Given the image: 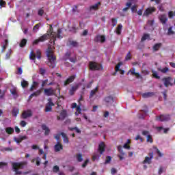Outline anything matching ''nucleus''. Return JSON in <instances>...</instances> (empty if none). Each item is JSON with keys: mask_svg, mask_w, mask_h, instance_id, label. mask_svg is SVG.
Instances as JSON below:
<instances>
[{"mask_svg": "<svg viewBox=\"0 0 175 175\" xmlns=\"http://www.w3.org/2000/svg\"><path fill=\"white\" fill-rule=\"evenodd\" d=\"M48 103L45 106V112L49 113L53 110V106H55L54 103H53V100L51 98L48 99Z\"/></svg>", "mask_w": 175, "mask_h": 175, "instance_id": "obj_9", "label": "nucleus"}, {"mask_svg": "<svg viewBox=\"0 0 175 175\" xmlns=\"http://www.w3.org/2000/svg\"><path fill=\"white\" fill-rule=\"evenodd\" d=\"M44 94L46 96H56L57 95V89H53V88H45L44 89Z\"/></svg>", "mask_w": 175, "mask_h": 175, "instance_id": "obj_6", "label": "nucleus"}, {"mask_svg": "<svg viewBox=\"0 0 175 175\" xmlns=\"http://www.w3.org/2000/svg\"><path fill=\"white\" fill-rule=\"evenodd\" d=\"M167 35H174V31H173V28L172 27L168 28Z\"/></svg>", "mask_w": 175, "mask_h": 175, "instance_id": "obj_57", "label": "nucleus"}, {"mask_svg": "<svg viewBox=\"0 0 175 175\" xmlns=\"http://www.w3.org/2000/svg\"><path fill=\"white\" fill-rule=\"evenodd\" d=\"M155 95V92H146L142 94V97L146 98H151V96H154Z\"/></svg>", "mask_w": 175, "mask_h": 175, "instance_id": "obj_27", "label": "nucleus"}, {"mask_svg": "<svg viewBox=\"0 0 175 175\" xmlns=\"http://www.w3.org/2000/svg\"><path fill=\"white\" fill-rule=\"evenodd\" d=\"M42 131H45V136H49L50 135V129L44 124L41 125Z\"/></svg>", "mask_w": 175, "mask_h": 175, "instance_id": "obj_23", "label": "nucleus"}, {"mask_svg": "<svg viewBox=\"0 0 175 175\" xmlns=\"http://www.w3.org/2000/svg\"><path fill=\"white\" fill-rule=\"evenodd\" d=\"M46 57L48 58L47 65L51 69H54L57 66V57L54 55V52L53 51V48L51 46H49L46 49Z\"/></svg>", "mask_w": 175, "mask_h": 175, "instance_id": "obj_1", "label": "nucleus"}, {"mask_svg": "<svg viewBox=\"0 0 175 175\" xmlns=\"http://www.w3.org/2000/svg\"><path fill=\"white\" fill-rule=\"evenodd\" d=\"M27 139H28V137H27V135L20 136L18 138H14V142H16V143H21L23 140H26Z\"/></svg>", "mask_w": 175, "mask_h": 175, "instance_id": "obj_26", "label": "nucleus"}, {"mask_svg": "<svg viewBox=\"0 0 175 175\" xmlns=\"http://www.w3.org/2000/svg\"><path fill=\"white\" fill-rule=\"evenodd\" d=\"M146 116H147V111H140L139 113L138 118L144 120Z\"/></svg>", "mask_w": 175, "mask_h": 175, "instance_id": "obj_30", "label": "nucleus"}, {"mask_svg": "<svg viewBox=\"0 0 175 175\" xmlns=\"http://www.w3.org/2000/svg\"><path fill=\"white\" fill-rule=\"evenodd\" d=\"M60 135L62 136L64 143H69V138H68L65 133H61Z\"/></svg>", "mask_w": 175, "mask_h": 175, "instance_id": "obj_34", "label": "nucleus"}, {"mask_svg": "<svg viewBox=\"0 0 175 175\" xmlns=\"http://www.w3.org/2000/svg\"><path fill=\"white\" fill-rule=\"evenodd\" d=\"M152 76L154 79H157L158 80L161 79V77L158 75V72H157V71H152Z\"/></svg>", "mask_w": 175, "mask_h": 175, "instance_id": "obj_54", "label": "nucleus"}, {"mask_svg": "<svg viewBox=\"0 0 175 175\" xmlns=\"http://www.w3.org/2000/svg\"><path fill=\"white\" fill-rule=\"evenodd\" d=\"M161 47H162V43H157L153 46L152 49H153V51H158V50H159Z\"/></svg>", "mask_w": 175, "mask_h": 175, "instance_id": "obj_35", "label": "nucleus"}, {"mask_svg": "<svg viewBox=\"0 0 175 175\" xmlns=\"http://www.w3.org/2000/svg\"><path fill=\"white\" fill-rule=\"evenodd\" d=\"M154 158V153L150 152L148 157H146L144 161H142L143 165L148 163V165H151V160Z\"/></svg>", "mask_w": 175, "mask_h": 175, "instance_id": "obj_14", "label": "nucleus"}, {"mask_svg": "<svg viewBox=\"0 0 175 175\" xmlns=\"http://www.w3.org/2000/svg\"><path fill=\"white\" fill-rule=\"evenodd\" d=\"M18 112H19L18 108H14V109H12V116H13L14 117H16V116L18 115Z\"/></svg>", "mask_w": 175, "mask_h": 175, "instance_id": "obj_45", "label": "nucleus"}, {"mask_svg": "<svg viewBox=\"0 0 175 175\" xmlns=\"http://www.w3.org/2000/svg\"><path fill=\"white\" fill-rule=\"evenodd\" d=\"M5 94H6L5 90L2 91L1 90H0V99L3 98V96H5Z\"/></svg>", "mask_w": 175, "mask_h": 175, "instance_id": "obj_62", "label": "nucleus"}, {"mask_svg": "<svg viewBox=\"0 0 175 175\" xmlns=\"http://www.w3.org/2000/svg\"><path fill=\"white\" fill-rule=\"evenodd\" d=\"M161 80L162 81H163L165 87H169V85H173V83H171L172 80H173L172 77H164Z\"/></svg>", "mask_w": 175, "mask_h": 175, "instance_id": "obj_17", "label": "nucleus"}, {"mask_svg": "<svg viewBox=\"0 0 175 175\" xmlns=\"http://www.w3.org/2000/svg\"><path fill=\"white\" fill-rule=\"evenodd\" d=\"M47 83H49V79H45L42 81L41 84V88H43V87H46V85H47Z\"/></svg>", "mask_w": 175, "mask_h": 175, "instance_id": "obj_58", "label": "nucleus"}, {"mask_svg": "<svg viewBox=\"0 0 175 175\" xmlns=\"http://www.w3.org/2000/svg\"><path fill=\"white\" fill-rule=\"evenodd\" d=\"M68 131H70L71 132L75 131L77 133H81V131H80V129H79L77 127H68Z\"/></svg>", "mask_w": 175, "mask_h": 175, "instance_id": "obj_39", "label": "nucleus"}, {"mask_svg": "<svg viewBox=\"0 0 175 175\" xmlns=\"http://www.w3.org/2000/svg\"><path fill=\"white\" fill-rule=\"evenodd\" d=\"M49 29H48L47 32L49 34V38H52L51 39V43L53 42V43H55V40L57 39V36H55L53 33V31H54V29L53 28V25H49Z\"/></svg>", "mask_w": 175, "mask_h": 175, "instance_id": "obj_8", "label": "nucleus"}, {"mask_svg": "<svg viewBox=\"0 0 175 175\" xmlns=\"http://www.w3.org/2000/svg\"><path fill=\"white\" fill-rule=\"evenodd\" d=\"M147 39H150V35L148 33H144L141 38L142 42H144L147 40Z\"/></svg>", "mask_w": 175, "mask_h": 175, "instance_id": "obj_44", "label": "nucleus"}, {"mask_svg": "<svg viewBox=\"0 0 175 175\" xmlns=\"http://www.w3.org/2000/svg\"><path fill=\"white\" fill-rule=\"evenodd\" d=\"M66 117H68V112H66V109H63L60 113L59 116H57V120L58 121H64Z\"/></svg>", "mask_w": 175, "mask_h": 175, "instance_id": "obj_11", "label": "nucleus"}, {"mask_svg": "<svg viewBox=\"0 0 175 175\" xmlns=\"http://www.w3.org/2000/svg\"><path fill=\"white\" fill-rule=\"evenodd\" d=\"M49 38H50V34L45 33V34L42 35V36H40L39 38L35 40L33 42L32 44H33V46L39 44V43H40V42H45V40H47V39H49Z\"/></svg>", "mask_w": 175, "mask_h": 175, "instance_id": "obj_4", "label": "nucleus"}, {"mask_svg": "<svg viewBox=\"0 0 175 175\" xmlns=\"http://www.w3.org/2000/svg\"><path fill=\"white\" fill-rule=\"evenodd\" d=\"M157 121H161V122H164L170 120V115L169 114H161L159 116L156 117Z\"/></svg>", "mask_w": 175, "mask_h": 175, "instance_id": "obj_7", "label": "nucleus"}, {"mask_svg": "<svg viewBox=\"0 0 175 175\" xmlns=\"http://www.w3.org/2000/svg\"><path fill=\"white\" fill-rule=\"evenodd\" d=\"M70 45L72 47H79V42L77 41L70 40L69 41Z\"/></svg>", "mask_w": 175, "mask_h": 175, "instance_id": "obj_40", "label": "nucleus"}, {"mask_svg": "<svg viewBox=\"0 0 175 175\" xmlns=\"http://www.w3.org/2000/svg\"><path fill=\"white\" fill-rule=\"evenodd\" d=\"M122 29V25L119 24L116 28L117 35H121V30Z\"/></svg>", "mask_w": 175, "mask_h": 175, "instance_id": "obj_41", "label": "nucleus"}, {"mask_svg": "<svg viewBox=\"0 0 175 175\" xmlns=\"http://www.w3.org/2000/svg\"><path fill=\"white\" fill-rule=\"evenodd\" d=\"M55 152H59L61 150H64V146L62 145L61 142H58L54 146Z\"/></svg>", "mask_w": 175, "mask_h": 175, "instance_id": "obj_24", "label": "nucleus"}, {"mask_svg": "<svg viewBox=\"0 0 175 175\" xmlns=\"http://www.w3.org/2000/svg\"><path fill=\"white\" fill-rule=\"evenodd\" d=\"M99 6H100V2H98L96 4L90 7V10H98Z\"/></svg>", "mask_w": 175, "mask_h": 175, "instance_id": "obj_31", "label": "nucleus"}, {"mask_svg": "<svg viewBox=\"0 0 175 175\" xmlns=\"http://www.w3.org/2000/svg\"><path fill=\"white\" fill-rule=\"evenodd\" d=\"M94 42H100V43H105L106 42V36L98 35L94 38Z\"/></svg>", "mask_w": 175, "mask_h": 175, "instance_id": "obj_18", "label": "nucleus"}, {"mask_svg": "<svg viewBox=\"0 0 175 175\" xmlns=\"http://www.w3.org/2000/svg\"><path fill=\"white\" fill-rule=\"evenodd\" d=\"M118 151L120 153L121 155H125V152H124V150L122 149V146L121 145L118 146Z\"/></svg>", "mask_w": 175, "mask_h": 175, "instance_id": "obj_47", "label": "nucleus"}, {"mask_svg": "<svg viewBox=\"0 0 175 175\" xmlns=\"http://www.w3.org/2000/svg\"><path fill=\"white\" fill-rule=\"evenodd\" d=\"M5 132L8 135H12V133H14V129L12 127L5 128Z\"/></svg>", "mask_w": 175, "mask_h": 175, "instance_id": "obj_36", "label": "nucleus"}, {"mask_svg": "<svg viewBox=\"0 0 175 175\" xmlns=\"http://www.w3.org/2000/svg\"><path fill=\"white\" fill-rule=\"evenodd\" d=\"M79 87H80L79 84H77L75 86H72L69 90L68 94L71 96L75 95V92L79 90Z\"/></svg>", "mask_w": 175, "mask_h": 175, "instance_id": "obj_22", "label": "nucleus"}, {"mask_svg": "<svg viewBox=\"0 0 175 175\" xmlns=\"http://www.w3.org/2000/svg\"><path fill=\"white\" fill-rule=\"evenodd\" d=\"M126 61H129V59H132V55L131 54V52H129L126 57H125Z\"/></svg>", "mask_w": 175, "mask_h": 175, "instance_id": "obj_56", "label": "nucleus"}, {"mask_svg": "<svg viewBox=\"0 0 175 175\" xmlns=\"http://www.w3.org/2000/svg\"><path fill=\"white\" fill-rule=\"evenodd\" d=\"M12 169L15 172V174H23V172L20 171V169H24V163H12Z\"/></svg>", "mask_w": 175, "mask_h": 175, "instance_id": "obj_2", "label": "nucleus"}, {"mask_svg": "<svg viewBox=\"0 0 175 175\" xmlns=\"http://www.w3.org/2000/svg\"><path fill=\"white\" fill-rule=\"evenodd\" d=\"M155 10H156L155 8H152V7L148 8L144 12V16L148 17V16H150V14H152V13H154Z\"/></svg>", "mask_w": 175, "mask_h": 175, "instance_id": "obj_19", "label": "nucleus"}, {"mask_svg": "<svg viewBox=\"0 0 175 175\" xmlns=\"http://www.w3.org/2000/svg\"><path fill=\"white\" fill-rule=\"evenodd\" d=\"M143 136H147L146 142L147 143H154V139H152V135H150V132L148 131H142Z\"/></svg>", "mask_w": 175, "mask_h": 175, "instance_id": "obj_12", "label": "nucleus"}, {"mask_svg": "<svg viewBox=\"0 0 175 175\" xmlns=\"http://www.w3.org/2000/svg\"><path fill=\"white\" fill-rule=\"evenodd\" d=\"M42 91H43V88L41 89L38 90L37 91L33 92L29 96V99H31L33 96H39L42 94Z\"/></svg>", "mask_w": 175, "mask_h": 175, "instance_id": "obj_21", "label": "nucleus"}, {"mask_svg": "<svg viewBox=\"0 0 175 175\" xmlns=\"http://www.w3.org/2000/svg\"><path fill=\"white\" fill-rule=\"evenodd\" d=\"M98 90H99L98 87H96L94 90H91L90 94L89 96L90 99H91V98H93L95 94H96Z\"/></svg>", "mask_w": 175, "mask_h": 175, "instance_id": "obj_29", "label": "nucleus"}, {"mask_svg": "<svg viewBox=\"0 0 175 175\" xmlns=\"http://www.w3.org/2000/svg\"><path fill=\"white\" fill-rule=\"evenodd\" d=\"M129 143H131V141H129V139H127V142L124 144V148H126V150H130L131 146L129 145Z\"/></svg>", "mask_w": 175, "mask_h": 175, "instance_id": "obj_51", "label": "nucleus"}, {"mask_svg": "<svg viewBox=\"0 0 175 175\" xmlns=\"http://www.w3.org/2000/svg\"><path fill=\"white\" fill-rule=\"evenodd\" d=\"M158 70L161 72V73H167V72H169V68L165 67L164 68H158Z\"/></svg>", "mask_w": 175, "mask_h": 175, "instance_id": "obj_46", "label": "nucleus"}, {"mask_svg": "<svg viewBox=\"0 0 175 175\" xmlns=\"http://www.w3.org/2000/svg\"><path fill=\"white\" fill-rule=\"evenodd\" d=\"M20 47H25L27 46V39L23 38L21 40V42L19 44Z\"/></svg>", "mask_w": 175, "mask_h": 175, "instance_id": "obj_38", "label": "nucleus"}, {"mask_svg": "<svg viewBox=\"0 0 175 175\" xmlns=\"http://www.w3.org/2000/svg\"><path fill=\"white\" fill-rule=\"evenodd\" d=\"M104 102L107 107L109 106H111L113 103L114 102V98H113V96H108L104 98Z\"/></svg>", "mask_w": 175, "mask_h": 175, "instance_id": "obj_13", "label": "nucleus"}, {"mask_svg": "<svg viewBox=\"0 0 175 175\" xmlns=\"http://www.w3.org/2000/svg\"><path fill=\"white\" fill-rule=\"evenodd\" d=\"M77 159L78 162H83V155L81 154H77Z\"/></svg>", "mask_w": 175, "mask_h": 175, "instance_id": "obj_53", "label": "nucleus"}, {"mask_svg": "<svg viewBox=\"0 0 175 175\" xmlns=\"http://www.w3.org/2000/svg\"><path fill=\"white\" fill-rule=\"evenodd\" d=\"M10 92L12 95H14V96H17V89L16 88L11 89Z\"/></svg>", "mask_w": 175, "mask_h": 175, "instance_id": "obj_49", "label": "nucleus"}, {"mask_svg": "<svg viewBox=\"0 0 175 175\" xmlns=\"http://www.w3.org/2000/svg\"><path fill=\"white\" fill-rule=\"evenodd\" d=\"M70 52H66L63 57L64 61H68L70 58Z\"/></svg>", "mask_w": 175, "mask_h": 175, "instance_id": "obj_42", "label": "nucleus"}, {"mask_svg": "<svg viewBox=\"0 0 175 175\" xmlns=\"http://www.w3.org/2000/svg\"><path fill=\"white\" fill-rule=\"evenodd\" d=\"M11 55H12V49H9V51L5 55V59H10Z\"/></svg>", "mask_w": 175, "mask_h": 175, "instance_id": "obj_52", "label": "nucleus"}, {"mask_svg": "<svg viewBox=\"0 0 175 175\" xmlns=\"http://www.w3.org/2000/svg\"><path fill=\"white\" fill-rule=\"evenodd\" d=\"M39 85V83L36 81H33V84L31 85L30 88V91L32 92L33 90H36V88Z\"/></svg>", "mask_w": 175, "mask_h": 175, "instance_id": "obj_33", "label": "nucleus"}, {"mask_svg": "<svg viewBox=\"0 0 175 175\" xmlns=\"http://www.w3.org/2000/svg\"><path fill=\"white\" fill-rule=\"evenodd\" d=\"M121 65H122V62H119L115 67V71L116 72H120V75H124L125 73V71L123 70L120 69L121 67Z\"/></svg>", "mask_w": 175, "mask_h": 175, "instance_id": "obj_25", "label": "nucleus"}, {"mask_svg": "<svg viewBox=\"0 0 175 175\" xmlns=\"http://www.w3.org/2000/svg\"><path fill=\"white\" fill-rule=\"evenodd\" d=\"M76 79V75H72L70 77H68L65 81H64V85H69L70 83H73L75 81V79Z\"/></svg>", "mask_w": 175, "mask_h": 175, "instance_id": "obj_20", "label": "nucleus"}, {"mask_svg": "<svg viewBox=\"0 0 175 175\" xmlns=\"http://www.w3.org/2000/svg\"><path fill=\"white\" fill-rule=\"evenodd\" d=\"M53 173H58V172H59V167H58V165L53 166Z\"/></svg>", "mask_w": 175, "mask_h": 175, "instance_id": "obj_55", "label": "nucleus"}, {"mask_svg": "<svg viewBox=\"0 0 175 175\" xmlns=\"http://www.w3.org/2000/svg\"><path fill=\"white\" fill-rule=\"evenodd\" d=\"M8 44H9V40L8 39L5 40L3 42L1 43L2 52L5 51L8 47Z\"/></svg>", "mask_w": 175, "mask_h": 175, "instance_id": "obj_28", "label": "nucleus"}, {"mask_svg": "<svg viewBox=\"0 0 175 175\" xmlns=\"http://www.w3.org/2000/svg\"><path fill=\"white\" fill-rule=\"evenodd\" d=\"M131 12H132V13H137V5H133L131 7Z\"/></svg>", "mask_w": 175, "mask_h": 175, "instance_id": "obj_59", "label": "nucleus"}, {"mask_svg": "<svg viewBox=\"0 0 175 175\" xmlns=\"http://www.w3.org/2000/svg\"><path fill=\"white\" fill-rule=\"evenodd\" d=\"M80 13V10L77 9V5H74L72 8V13Z\"/></svg>", "mask_w": 175, "mask_h": 175, "instance_id": "obj_61", "label": "nucleus"}, {"mask_svg": "<svg viewBox=\"0 0 175 175\" xmlns=\"http://www.w3.org/2000/svg\"><path fill=\"white\" fill-rule=\"evenodd\" d=\"M40 27H42V23H38L36 24L33 27V32H34V33H36V32H38V31H39V28H40Z\"/></svg>", "mask_w": 175, "mask_h": 175, "instance_id": "obj_32", "label": "nucleus"}, {"mask_svg": "<svg viewBox=\"0 0 175 175\" xmlns=\"http://www.w3.org/2000/svg\"><path fill=\"white\" fill-rule=\"evenodd\" d=\"M70 62H72V64H76L77 62V57L76 56L71 57L69 59Z\"/></svg>", "mask_w": 175, "mask_h": 175, "instance_id": "obj_50", "label": "nucleus"}, {"mask_svg": "<svg viewBox=\"0 0 175 175\" xmlns=\"http://www.w3.org/2000/svg\"><path fill=\"white\" fill-rule=\"evenodd\" d=\"M31 117H32V111L31 109L25 110L21 114V118L23 120H27V118H29Z\"/></svg>", "mask_w": 175, "mask_h": 175, "instance_id": "obj_10", "label": "nucleus"}, {"mask_svg": "<svg viewBox=\"0 0 175 175\" xmlns=\"http://www.w3.org/2000/svg\"><path fill=\"white\" fill-rule=\"evenodd\" d=\"M111 162V157L110 156H107L105 158V165H108V163H110Z\"/></svg>", "mask_w": 175, "mask_h": 175, "instance_id": "obj_48", "label": "nucleus"}, {"mask_svg": "<svg viewBox=\"0 0 175 175\" xmlns=\"http://www.w3.org/2000/svg\"><path fill=\"white\" fill-rule=\"evenodd\" d=\"M100 157H102V154H94L92 157V159L93 161H99V159L100 158Z\"/></svg>", "mask_w": 175, "mask_h": 175, "instance_id": "obj_37", "label": "nucleus"}, {"mask_svg": "<svg viewBox=\"0 0 175 175\" xmlns=\"http://www.w3.org/2000/svg\"><path fill=\"white\" fill-rule=\"evenodd\" d=\"M61 33H62V31L60 30V29H57V38H58V39H62V36H61Z\"/></svg>", "mask_w": 175, "mask_h": 175, "instance_id": "obj_63", "label": "nucleus"}, {"mask_svg": "<svg viewBox=\"0 0 175 175\" xmlns=\"http://www.w3.org/2000/svg\"><path fill=\"white\" fill-rule=\"evenodd\" d=\"M28 85H29V83H28V81H27L25 80H23L21 81V87L23 88H27V87H28Z\"/></svg>", "mask_w": 175, "mask_h": 175, "instance_id": "obj_43", "label": "nucleus"}, {"mask_svg": "<svg viewBox=\"0 0 175 175\" xmlns=\"http://www.w3.org/2000/svg\"><path fill=\"white\" fill-rule=\"evenodd\" d=\"M98 151L100 155H103L105 151H106V145L105 142H100L98 145Z\"/></svg>", "mask_w": 175, "mask_h": 175, "instance_id": "obj_15", "label": "nucleus"}, {"mask_svg": "<svg viewBox=\"0 0 175 175\" xmlns=\"http://www.w3.org/2000/svg\"><path fill=\"white\" fill-rule=\"evenodd\" d=\"M36 165L37 166H40V161H42V159H40V157H36Z\"/></svg>", "mask_w": 175, "mask_h": 175, "instance_id": "obj_64", "label": "nucleus"}, {"mask_svg": "<svg viewBox=\"0 0 175 175\" xmlns=\"http://www.w3.org/2000/svg\"><path fill=\"white\" fill-rule=\"evenodd\" d=\"M36 57L37 59H40L42 58V51H40V49H37L36 51V53L33 51H31L29 55L30 59L32 61H36Z\"/></svg>", "mask_w": 175, "mask_h": 175, "instance_id": "obj_3", "label": "nucleus"}, {"mask_svg": "<svg viewBox=\"0 0 175 175\" xmlns=\"http://www.w3.org/2000/svg\"><path fill=\"white\" fill-rule=\"evenodd\" d=\"M89 68L90 70H102L103 67L100 64H98L95 62H89Z\"/></svg>", "mask_w": 175, "mask_h": 175, "instance_id": "obj_5", "label": "nucleus"}, {"mask_svg": "<svg viewBox=\"0 0 175 175\" xmlns=\"http://www.w3.org/2000/svg\"><path fill=\"white\" fill-rule=\"evenodd\" d=\"M111 23H112V27H116V25H117V18H111Z\"/></svg>", "mask_w": 175, "mask_h": 175, "instance_id": "obj_60", "label": "nucleus"}, {"mask_svg": "<svg viewBox=\"0 0 175 175\" xmlns=\"http://www.w3.org/2000/svg\"><path fill=\"white\" fill-rule=\"evenodd\" d=\"M159 20L163 25H165V24L167 23L169 19L167 18V16H166V14H163L159 16Z\"/></svg>", "mask_w": 175, "mask_h": 175, "instance_id": "obj_16", "label": "nucleus"}]
</instances>
